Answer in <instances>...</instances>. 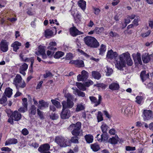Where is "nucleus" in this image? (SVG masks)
<instances>
[{"label":"nucleus","instance_id":"obj_44","mask_svg":"<svg viewBox=\"0 0 153 153\" xmlns=\"http://www.w3.org/2000/svg\"><path fill=\"white\" fill-rule=\"evenodd\" d=\"M89 98L92 102L95 103L96 106L98 105H97L98 101L97 99L95 97H90Z\"/></svg>","mask_w":153,"mask_h":153},{"label":"nucleus","instance_id":"obj_9","mask_svg":"<svg viewBox=\"0 0 153 153\" xmlns=\"http://www.w3.org/2000/svg\"><path fill=\"white\" fill-rule=\"evenodd\" d=\"M96 138L97 140L99 142H107L108 136L107 133H103L100 135V134H98Z\"/></svg>","mask_w":153,"mask_h":153},{"label":"nucleus","instance_id":"obj_16","mask_svg":"<svg viewBox=\"0 0 153 153\" xmlns=\"http://www.w3.org/2000/svg\"><path fill=\"white\" fill-rule=\"evenodd\" d=\"M132 56L135 62L140 65L142 64L140 54L139 53H137L136 54L135 53H133L132 55Z\"/></svg>","mask_w":153,"mask_h":153},{"label":"nucleus","instance_id":"obj_33","mask_svg":"<svg viewBox=\"0 0 153 153\" xmlns=\"http://www.w3.org/2000/svg\"><path fill=\"white\" fill-rule=\"evenodd\" d=\"M64 55V53L63 52L58 51L54 55V57L56 59H59L63 56Z\"/></svg>","mask_w":153,"mask_h":153},{"label":"nucleus","instance_id":"obj_36","mask_svg":"<svg viewBox=\"0 0 153 153\" xmlns=\"http://www.w3.org/2000/svg\"><path fill=\"white\" fill-rule=\"evenodd\" d=\"M76 84L77 87L80 90L83 91L86 90V86L85 85V84L84 85L81 83L77 82Z\"/></svg>","mask_w":153,"mask_h":153},{"label":"nucleus","instance_id":"obj_40","mask_svg":"<svg viewBox=\"0 0 153 153\" xmlns=\"http://www.w3.org/2000/svg\"><path fill=\"white\" fill-rule=\"evenodd\" d=\"M104 31V28L102 27H97L94 29V33L97 34H100Z\"/></svg>","mask_w":153,"mask_h":153},{"label":"nucleus","instance_id":"obj_10","mask_svg":"<svg viewBox=\"0 0 153 153\" xmlns=\"http://www.w3.org/2000/svg\"><path fill=\"white\" fill-rule=\"evenodd\" d=\"M71 114L70 110L63 108L61 113V118L64 119H68L71 116Z\"/></svg>","mask_w":153,"mask_h":153},{"label":"nucleus","instance_id":"obj_49","mask_svg":"<svg viewBox=\"0 0 153 153\" xmlns=\"http://www.w3.org/2000/svg\"><path fill=\"white\" fill-rule=\"evenodd\" d=\"M94 83L91 80H88L85 82V85L87 87H89L90 85H92Z\"/></svg>","mask_w":153,"mask_h":153},{"label":"nucleus","instance_id":"obj_60","mask_svg":"<svg viewBox=\"0 0 153 153\" xmlns=\"http://www.w3.org/2000/svg\"><path fill=\"white\" fill-rule=\"evenodd\" d=\"M77 79L78 81H83L85 79L83 77L82 75L79 74L77 76Z\"/></svg>","mask_w":153,"mask_h":153},{"label":"nucleus","instance_id":"obj_22","mask_svg":"<svg viewBox=\"0 0 153 153\" xmlns=\"http://www.w3.org/2000/svg\"><path fill=\"white\" fill-rule=\"evenodd\" d=\"M140 76L143 82L148 79L149 75L148 73L146 74L145 71H143L141 72L140 75Z\"/></svg>","mask_w":153,"mask_h":153},{"label":"nucleus","instance_id":"obj_58","mask_svg":"<svg viewBox=\"0 0 153 153\" xmlns=\"http://www.w3.org/2000/svg\"><path fill=\"white\" fill-rule=\"evenodd\" d=\"M151 33L150 30H148L147 32L145 33H143L142 34V36L143 37H146L149 35Z\"/></svg>","mask_w":153,"mask_h":153},{"label":"nucleus","instance_id":"obj_61","mask_svg":"<svg viewBox=\"0 0 153 153\" xmlns=\"http://www.w3.org/2000/svg\"><path fill=\"white\" fill-rule=\"evenodd\" d=\"M51 75V74L49 71L46 72V73L44 75V77L46 78Z\"/></svg>","mask_w":153,"mask_h":153},{"label":"nucleus","instance_id":"obj_64","mask_svg":"<svg viewBox=\"0 0 153 153\" xmlns=\"http://www.w3.org/2000/svg\"><path fill=\"white\" fill-rule=\"evenodd\" d=\"M148 88L150 89L152 91H153V83H149L147 85Z\"/></svg>","mask_w":153,"mask_h":153},{"label":"nucleus","instance_id":"obj_7","mask_svg":"<svg viewBox=\"0 0 153 153\" xmlns=\"http://www.w3.org/2000/svg\"><path fill=\"white\" fill-rule=\"evenodd\" d=\"M118 56V54L116 52H114L111 49L107 52L106 58L111 59H114L115 63L116 60H117Z\"/></svg>","mask_w":153,"mask_h":153},{"label":"nucleus","instance_id":"obj_21","mask_svg":"<svg viewBox=\"0 0 153 153\" xmlns=\"http://www.w3.org/2000/svg\"><path fill=\"white\" fill-rule=\"evenodd\" d=\"M71 63L74 64L79 67H82L84 66L83 61L82 60H77L71 61Z\"/></svg>","mask_w":153,"mask_h":153},{"label":"nucleus","instance_id":"obj_19","mask_svg":"<svg viewBox=\"0 0 153 153\" xmlns=\"http://www.w3.org/2000/svg\"><path fill=\"white\" fill-rule=\"evenodd\" d=\"M21 45V44L18 41H15L11 45V47L13 48V51L16 52Z\"/></svg>","mask_w":153,"mask_h":153},{"label":"nucleus","instance_id":"obj_56","mask_svg":"<svg viewBox=\"0 0 153 153\" xmlns=\"http://www.w3.org/2000/svg\"><path fill=\"white\" fill-rule=\"evenodd\" d=\"M22 105L23 106H25L27 107V98H24L22 99Z\"/></svg>","mask_w":153,"mask_h":153},{"label":"nucleus","instance_id":"obj_39","mask_svg":"<svg viewBox=\"0 0 153 153\" xmlns=\"http://www.w3.org/2000/svg\"><path fill=\"white\" fill-rule=\"evenodd\" d=\"M106 70L105 71L106 75L109 76L113 73V70L112 69L109 67L108 66H106Z\"/></svg>","mask_w":153,"mask_h":153},{"label":"nucleus","instance_id":"obj_4","mask_svg":"<svg viewBox=\"0 0 153 153\" xmlns=\"http://www.w3.org/2000/svg\"><path fill=\"white\" fill-rule=\"evenodd\" d=\"M22 78L20 75L17 74L14 79L13 84H14L17 89L19 88H23L26 86V84L24 81H22Z\"/></svg>","mask_w":153,"mask_h":153},{"label":"nucleus","instance_id":"obj_14","mask_svg":"<svg viewBox=\"0 0 153 153\" xmlns=\"http://www.w3.org/2000/svg\"><path fill=\"white\" fill-rule=\"evenodd\" d=\"M70 31L71 34L73 36L83 33L82 32L79 31L75 27L71 28Z\"/></svg>","mask_w":153,"mask_h":153},{"label":"nucleus","instance_id":"obj_50","mask_svg":"<svg viewBox=\"0 0 153 153\" xmlns=\"http://www.w3.org/2000/svg\"><path fill=\"white\" fill-rule=\"evenodd\" d=\"M77 138V137H72L71 140V141L72 143H78L79 142Z\"/></svg>","mask_w":153,"mask_h":153},{"label":"nucleus","instance_id":"obj_59","mask_svg":"<svg viewBox=\"0 0 153 153\" xmlns=\"http://www.w3.org/2000/svg\"><path fill=\"white\" fill-rule=\"evenodd\" d=\"M22 134L24 135H26L28 134V131L26 128L23 129L22 131Z\"/></svg>","mask_w":153,"mask_h":153},{"label":"nucleus","instance_id":"obj_34","mask_svg":"<svg viewBox=\"0 0 153 153\" xmlns=\"http://www.w3.org/2000/svg\"><path fill=\"white\" fill-rule=\"evenodd\" d=\"M36 107L34 105L31 106L30 109V114L31 115H35L36 113Z\"/></svg>","mask_w":153,"mask_h":153},{"label":"nucleus","instance_id":"obj_51","mask_svg":"<svg viewBox=\"0 0 153 153\" xmlns=\"http://www.w3.org/2000/svg\"><path fill=\"white\" fill-rule=\"evenodd\" d=\"M136 102L138 104H140L142 100V97L141 96H137L136 98Z\"/></svg>","mask_w":153,"mask_h":153},{"label":"nucleus","instance_id":"obj_29","mask_svg":"<svg viewBox=\"0 0 153 153\" xmlns=\"http://www.w3.org/2000/svg\"><path fill=\"white\" fill-rule=\"evenodd\" d=\"M86 2L83 0H80L78 2L79 6L84 11L85 9Z\"/></svg>","mask_w":153,"mask_h":153},{"label":"nucleus","instance_id":"obj_47","mask_svg":"<svg viewBox=\"0 0 153 153\" xmlns=\"http://www.w3.org/2000/svg\"><path fill=\"white\" fill-rule=\"evenodd\" d=\"M28 67V65L25 63H24L20 66V69L22 70L26 71Z\"/></svg>","mask_w":153,"mask_h":153},{"label":"nucleus","instance_id":"obj_41","mask_svg":"<svg viewBox=\"0 0 153 153\" xmlns=\"http://www.w3.org/2000/svg\"><path fill=\"white\" fill-rule=\"evenodd\" d=\"M140 21V17L139 16H136V18L133 21V25L136 26L138 25V22Z\"/></svg>","mask_w":153,"mask_h":153},{"label":"nucleus","instance_id":"obj_48","mask_svg":"<svg viewBox=\"0 0 153 153\" xmlns=\"http://www.w3.org/2000/svg\"><path fill=\"white\" fill-rule=\"evenodd\" d=\"M97 118L98 120V122L101 121L103 120L102 113L100 111H99L98 112Z\"/></svg>","mask_w":153,"mask_h":153},{"label":"nucleus","instance_id":"obj_53","mask_svg":"<svg viewBox=\"0 0 153 153\" xmlns=\"http://www.w3.org/2000/svg\"><path fill=\"white\" fill-rule=\"evenodd\" d=\"M126 149L127 151H132L135 150V147H131L130 146H126Z\"/></svg>","mask_w":153,"mask_h":153},{"label":"nucleus","instance_id":"obj_32","mask_svg":"<svg viewBox=\"0 0 153 153\" xmlns=\"http://www.w3.org/2000/svg\"><path fill=\"white\" fill-rule=\"evenodd\" d=\"M99 50L100 51L99 54L102 55L106 51V46L102 44L100 46V48Z\"/></svg>","mask_w":153,"mask_h":153},{"label":"nucleus","instance_id":"obj_45","mask_svg":"<svg viewBox=\"0 0 153 153\" xmlns=\"http://www.w3.org/2000/svg\"><path fill=\"white\" fill-rule=\"evenodd\" d=\"M82 75L84 79H86L88 77V72L85 70H83L81 72Z\"/></svg>","mask_w":153,"mask_h":153},{"label":"nucleus","instance_id":"obj_26","mask_svg":"<svg viewBox=\"0 0 153 153\" xmlns=\"http://www.w3.org/2000/svg\"><path fill=\"white\" fill-rule=\"evenodd\" d=\"M109 88L112 90H118L119 88V85L116 83H113L109 86Z\"/></svg>","mask_w":153,"mask_h":153},{"label":"nucleus","instance_id":"obj_17","mask_svg":"<svg viewBox=\"0 0 153 153\" xmlns=\"http://www.w3.org/2000/svg\"><path fill=\"white\" fill-rule=\"evenodd\" d=\"M11 116L13 118L14 120L18 121L21 118V115L18 111H15L13 112L11 115Z\"/></svg>","mask_w":153,"mask_h":153},{"label":"nucleus","instance_id":"obj_11","mask_svg":"<svg viewBox=\"0 0 153 153\" xmlns=\"http://www.w3.org/2000/svg\"><path fill=\"white\" fill-rule=\"evenodd\" d=\"M35 53L37 56H39V55H41L42 58L43 59H46L47 58L45 48L42 46H39L38 47V51L36 52Z\"/></svg>","mask_w":153,"mask_h":153},{"label":"nucleus","instance_id":"obj_63","mask_svg":"<svg viewBox=\"0 0 153 153\" xmlns=\"http://www.w3.org/2000/svg\"><path fill=\"white\" fill-rule=\"evenodd\" d=\"M30 146H32L34 148H37L39 146V144L36 143H33L31 144L30 145Z\"/></svg>","mask_w":153,"mask_h":153},{"label":"nucleus","instance_id":"obj_15","mask_svg":"<svg viewBox=\"0 0 153 153\" xmlns=\"http://www.w3.org/2000/svg\"><path fill=\"white\" fill-rule=\"evenodd\" d=\"M50 146L48 143H45L41 145L38 149V150L42 153L45 152L46 151L49 150Z\"/></svg>","mask_w":153,"mask_h":153},{"label":"nucleus","instance_id":"obj_23","mask_svg":"<svg viewBox=\"0 0 153 153\" xmlns=\"http://www.w3.org/2000/svg\"><path fill=\"white\" fill-rule=\"evenodd\" d=\"M56 43L55 42H51L49 44V46L48 48L50 50L55 51L56 49Z\"/></svg>","mask_w":153,"mask_h":153},{"label":"nucleus","instance_id":"obj_1","mask_svg":"<svg viewBox=\"0 0 153 153\" xmlns=\"http://www.w3.org/2000/svg\"><path fill=\"white\" fill-rule=\"evenodd\" d=\"M126 63L129 66L132 65L133 62L130 53L127 52L120 55L115 62V66L118 69L121 70L125 67Z\"/></svg>","mask_w":153,"mask_h":153},{"label":"nucleus","instance_id":"obj_55","mask_svg":"<svg viewBox=\"0 0 153 153\" xmlns=\"http://www.w3.org/2000/svg\"><path fill=\"white\" fill-rule=\"evenodd\" d=\"M77 95L80 97H84L85 96V94L82 91H79L78 90H77L76 91Z\"/></svg>","mask_w":153,"mask_h":153},{"label":"nucleus","instance_id":"obj_27","mask_svg":"<svg viewBox=\"0 0 153 153\" xmlns=\"http://www.w3.org/2000/svg\"><path fill=\"white\" fill-rule=\"evenodd\" d=\"M92 76L95 79H99L101 77V74L97 71H93L92 72Z\"/></svg>","mask_w":153,"mask_h":153},{"label":"nucleus","instance_id":"obj_5","mask_svg":"<svg viewBox=\"0 0 153 153\" xmlns=\"http://www.w3.org/2000/svg\"><path fill=\"white\" fill-rule=\"evenodd\" d=\"M81 128V123L77 122L76 124H72L69 127V129L73 130L72 134L74 136H77L80 133V130Z\"/></svg>","mask_w":153,"mask_h":153},{"label":"nucleus","instance_id":"obj_2","mask_svg":"<svg viewBox=\"0 0 153 153\" xmlns=\"http://www.w3.org/2000/svg\"><path fill=\"white\" fill-rule=\"evenodd\" d=\"M85 44L88 47L92 48H97L99 46V43L94 37L88 36L84 38Z\"/></svg>","mask_w":153,"mask_h":153},{"label":"nucleus","instance_id":"obj_43","mask_svg":"<svg viewBox=\"0 0 153 153\" xmlns=\"http://www.w3.org/2000/svg\"><path fill=\"white\" fill-rule=\"evenodd\" d=\"M108 142L110 143L114 144L117 143V141L115 137H113L109 139Z\"/></svg>","mask_w":153,"mask_h":153},{"label":"nucleus","instance_id":"obj_37","mask_svg":"<svg viewBox=\"0 0 153 153\" xmlns=\"http://www.w3.org/2000/svg\"><path fill=\"white\" fill-rule=\"evenodd\" d=\"M108 126L106 124L102 122L101 128L103 133H106Z\"/></svg>","mask_w":153,"mask_h":153},{"label":"nucleus","instance_id":"obj_31","mask_svg":"<svg viewBox=\"0 0 153 153\" xmlns=\"http://www.w3.org/2000/svg\"><path fill=\"white\" fill-rule=\"evenodd\" d=\"M91 148L94 152H97L100 149L99 145L97 143H95L91 145Z\"/></svg>","mask_w":153,"mask_h":153},{"label":"nucleus","instance_id":"obj_18","mask_svg":"<svg viewBox=\"0 0 153 153\" xmlns=\"http://www.w3.org/2000/svg\"><path fill=\"white\" fill-rule=\"evenodd\" d=\"M131 108L129 106H126L124 108L123 112L125 115L127 117H131L132 116V113L130 111V109Z\"/></svg>","mask_w":153,"mask_h":153},{"label":"nucleus","instance_id":"obj_8","mask_svg":"<svg viewBox=\"0 0 153 153\" xmlns=\"http://www.w3.org/2000/svg\"><path fill=\"white\" fill-rule=\"evenodd\" d=\"M152 113L150 110H144L143 111V118L144 121L149 120L152 118Z\"/></svg>","mask_w":153,"mask_h":153},{"label":"nucleus","instance_id":"obj_3","mask_svg":"<svg viewBox=\"0 0 153 153\" xmlns=\"http://www.w3.org/2000/svg\"><path fill=\"white\" fill-rule=\"evenodd\" d=\"M55 142L61 147H65L70 145V141L61 136L56 137Z\"/></svg>","mask_w":153,"mask_h":153},{"label":"nucleus","instance_id":"obj_20","mask_svg":"<svg viewBox=\"0 0 153 153\" xmlns=\"http://www.w3.org/2000/svg\"><path fill=\"white\" fill-rule=\"evenodd\" d=\"M39 104L38 106L39 108L41 109L42 107H48L49 105L48 102H45L43 100H40L39 101Z\"/></svg>","mask_w":153,"mask_h":153},{"label":"nucleus","instance_id":"obj_42","mask_svg":"<svg viewBox=\"0 0 153 153\" xmlns=\"http://www.w3.org/2000/svg\"><path fill=\"white\" fill-rule=\"evenodd\" d=\"M7 101V98L4 95H3L1 98L0 99V103L5 104L6 102Z\"/></svg>","mask_w":153,"mask_h":153},{"label":"nucleus","instance_id":"obj_28","mask_svg":"<svg viewBox=\"0 0 153 153\" xmlns=\"http://www.w3.org/2000/svg\"><path fill=\"white\" fill-rule=\"evenodd\" d=\"M86 142L88 143H92L93 140V137L91 134H87L85 136Z\"/></svg>","mask_w":153,"mask_h":153},{"label":"nucleus","instance_id":"obj_62","mask_svg":"<svg viewBox=\"0 0 153 153\" xmlns=\"http://www.w3.org/2000/svg\"><path fill=\"white\" fill-rule=\"evenodd\" d=\"M109 133L111 135H114L116 131L114 129L112 128L109 131Z\"/></svg>","mask_w":153,"mask_h":153},{"label":"nucleus","instance_id":"obj_52","mask_svg":"<svg viewBox=\"0 0 153 153\" xmlns=\"http://www.w3.org/2000/svg\"><path fill=\"white\" fill-rule=\"evenodd\" d=\"M54 51H53L48 50L47 51V55L48 56L51 57H52L54 53Z\"/></svg>","mask_w":153,"mask_h":153},{"label":"nucleus","instance_id":"obj_57","mask_svg":"<svg viewBox=\"0 0 153 153\" xmlns=\"http://www.w3.org/2000/svg\"><path fill=\"white\" fill-rule=\"evenodd\" d=\"M73 57V55L71 53H68L66 56V59L67 60H70Z\"/></svg>","mask_w":153,"mask_h":153},{"label":"nucleus","instance_id":"obj_6","mask_svg":"<svg viewBox=\"0 0 153 153\" xmlns=\"http://www.w3.org/2000/svg\"><path fill=\"white\" fill-rule=\"evenodd\" d=\"M73 99V97L71 94H68L67 102L63 101L62 102V108H72L74 105V103L71 100Z\"/></svg>","mask_w":153,"mask_h":153},{"label":"nucleus","instance_id":"obj_54","mask_svg":"<svg viewBox=\"0 0 153 153\" xmlns=\"http://www.w3.org/2000/svg\"><path fill=\"white\" fill-rule=\"evenodd\" d=\"M27 107L23 106V107H20L19 109V111L20 112L24 113L27 110Z\"/></svg>","mask_w":153,"mask_h":153},{"label":"nucleus","instance_id":"obj_12","mask_svg":"<svg viewBox=\"0 0 153 153\" xmlns=\"http://www.w3.org/2000/svg\"><path fill=\"white\" fill-rule=\"evenodd\" d=\"M9 43L5 40L2 39L0 43V49L3 52H5L8 50Z\"/></svg>","mask_w":153,"mask_h":153},{"label":"nucleus","instance_id":"obj_13","mask_svg":"<svg viewBox=\"0 0 153 153\" xmlns=\"http://www.w3.org/2000/svg\"><path fill=\"white\" fill-rule=\"evenodd\" d=\"M153 57V54H149L148 53H144L143 54L142 59L144 63H147L150 61L151 59Z\"/></svg>","mask_w":153,"mask_h":153},{"label":"nucleus","instance_id":"obj_24","mask_svg":"<svg viewBox=\"0 0 153 153\" xmlns=\"http://www.w3.org/2000/svg\"><path fill=\"white\" fill-rule=\"evenodd\" d=\"M17 140L14 138L10 139L7 140L5 143V145L7 146L12 144H14L17 143Z\"/></svg>","mask_w":153,"mask_h":153},{"label":"nucleus","instance_id":"obj_35","mask_svg":"<svg viewBox=\"0 0 153 153\" xmlns=\"http://www.w3.org/2000/svg\"><path fill=\"white\" fill-rule=\"evenodd\" d=\"M85 108L84 105L82 103L78 104L76 108V111L78 112L83 110Z\"/></svg>","mask_w":153,"mask_h":153},{"label":"nucleus","instance_id":"obj_25","mask_svg":"<svg viewBox=\"0 0 153 153\" xmlns=\"http://www.w3.org/2000/svg\"><path fill=\"white\" fill-rule=\"evenodd\" d=\"M45 36L48 38H49L54 36L52 31L49 29H47L45 31Z\"/></svg>","mask_w":153,"mask_h":153},{"label":"nucleus","instance_id":"obj_38","mask_svg":"<svg viewBox=\"0 0 153 153\" xmlns=\"http://www.w3.org/2000/svg\"><path fill=\"white\" fill-rule=\"evenodd\" d=\"M51 102L57 108L61 107V105L60 103L58 101L55 100H51Z\"/></svg>","mask_w":153,"mask_h":153},{"label":"nucleus","instance_id":"obj_46","mask_svg":"<svg viewBox=\"0 0 153 153\" xmlns=\"http://www.w3.org/2000/svg\"><path fill=\"white\" fill-rule=\"evenodd\" d=\"M94 86L98 87L101 88L102 89H105L107 85L103 83H99L94 85Z\"/></svg>","mask_w":153,"mask_h":153},{"label":"nucleus","instance_id":"obj_30","mask_svg":"<svg viewBox=\"0 0 153 153\" xmlns=\"http://www.w3.org/2000/svg\"><path fill=\"white\" fill-rule=\"evenodd\" d=\"M12 91V89L9 88H7L5 90L4 93L7 97H10L13 94Z\"/></svg>","mask_w":153,"mask_h":153}]
</instances>
